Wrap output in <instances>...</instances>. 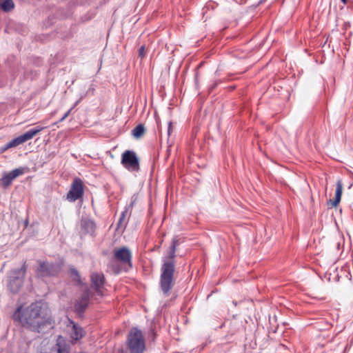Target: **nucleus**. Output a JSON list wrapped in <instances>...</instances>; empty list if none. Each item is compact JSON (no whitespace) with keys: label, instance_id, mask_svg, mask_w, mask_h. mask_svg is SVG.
Returning <instances> with one entry per match:
<instances>
[{"label":"nucleus","instance_id":"f257e3e1","mask_svg":"<svg viewBox=\"0 0 353 353\" xmlns=\"http://www.w3.org/2000/svg\"><path fill=\"white\" fill-rule=\"evenodd\" d=\"M12 319L25 329L38 333L52 327L53 323L48 307L41 301L32 303L27 307L19 306Z\"/></svg>","mask_w":353,"mask_h":353},{"label":"nucleus","instance_id":"f03ea898","mask_svg":"<svg viewBox=\"0 0 353 353\" xmlns=\"http://www.w3.org/2000/svg\"><path fill=\"white\" fill-rule=\"evenodd\" d=\"M179 245V239L177 236H174L167 250L166 255L162 259L159 283L161 289L165 296L170 294V292L174 285V274L176 265V251Z\"/></svg>","mask_w":353,"mask_h":353},{"label":"nucleus","instance_id":"7ed1b4c3","mask_svg":"<svg viewBox=\"0 0 353 353\" xmlns=\"http://www.w3.org/2000/svg\"><path fill=\"white\" fill-rule=\"evenodd\" d=\"M127 346L130 353H143L145 350V340L142 332L132 328L128 335Z\"/></svg>","mask_w":353,"mask_h":353},{"label":"nucleus","instance_id":"20e7f679","mask_svg":"<svg viewBox=\"0 0 353 353\" xmlns=\"http://www.w3.org/2000/svg\"><path fill=\"white\" fill-rule=\"evenodd\" d=\"M26 261L20 269H15L11 271V274L8 280V290L15 294L19 292L23 283V278L26 273Z\"/></svg>","mask_w":353,"mask_h":353},{"label":"nucleus","instance_id":"39448f33","mask_svg":"<svg viewBox=\"0 0 353 353\" xmlns=\"http://www.w3.org/2000/svg\"><path fill=\"white\" fill-rule=\"evenodd\" d=\"M39 267L35 271L36 276L44 278L47 276H57L61 270V265L57 263L39 261Z\"/></svg>","mask_w":353,"mask_h":353},{"label":"nucleus","instance_id":"423d86ee","mask_svg":"<svg viewBox=\"0 0 353 353\" xmlns=\"http://www.w3.org/2000/svg\"><path fill=\"white\" fill-rule=\"evenodd\" d=\"M44 128L43 127H37L36 128L31 129L23 134L18 136L17 137L13 139L8 143L5 145L4 150H7L11 148L17 147L20 144H22L30 139H32L34 136H36L38 133H39L41 130H43Z\"/></svg>","mask_w":353,"mask_h":353},{"label":"nucleus","instance_id":"0eeeda50","mask_svg":"<svg viewBox=\"0 0 353 353\" xmlns=\"http://www.w3.org/2000/svg\"><path fill=\"white\" fill-rule=\"evenodd\" d=\"M44 128L43 127H37L36 128L31 129L23 134L18 136L17 137L13 139L8 143L5 145L4 150H7L11 148L17 147L20 144H22L30 139H32L34 136H36L38 133H39L41 130H43Z\"/></svg>","mask_w":353,"mask_h":353},{"label":"nucleus","instance_id":"6e6552de","mask_svg":"<svg viewBox=\"0 0 353 353\" xmlns=\"http://www.w3.org/2000/svg\"><path fill=\"white\" fill-rule=\"evenodd\" d=\"M121 164L129 171H139V161L136 153L132 150H125L121 157Z\"/></svg>","mask_w":353,"mask_h":353},{"label":"nucleus","instance_id":"1a4fd4ad","mask_svg":"<svg viewBox=\"0 0 353 353\" xmlns=\"http://www.w3.org/2000/svg\"><path fill=\"white\" fill-rule=\"evenodd\" d=\"M84 194L83 183L79 178L73 180L70 189L66 195V199L70 202H74L81 199Z\"/></svg>","mask_w":353,"mask_h":353},{"label":"nucleus","instance_id":"9d476101","mask_svg":"<svg viewBox=\"0 0 353 353\" xmlns=\"http://www.w3.org/2000/svg\"><path fill=\"white\" fill-rule=\"evenodd\" d=\"M132 252L127 247L123 246L114 250V260L129 268H132Z\"/></svg>","mask_w":353,"mask_h":353},{"label":"nucleus","instance_id":"9b49d317","mask_svg":"<svg viewBox=\"0 0 353 353\" xmlns=\"http://www.w3.org/2000/svg\"><path fill=\"white\" fill-rule=\"evenodd\" d=\"M24 173V169L22 168H17L10 172H4L2 178L0 179V187L7 189L12 183V181L17 176Z\"/></svg>","mask_w":353,"mask_h":353},{"label":"nucleus","instance_id":"f8f14e48","mask_svg":"<svg viewBox=\"0 0 353 353\" xmlns=\"http://www.w3.org/2000/svg\"><path fill=\"white\" fill-rule=\"evenodd\" d=\"M90 295V290L86 287L81 296L77 300L74 304V310L77 313L82 314L84 312L88 305Z\"/></svg>","mask_w":353,"mask_h":353},{"label":"nucleus","instance_id":"ddd939ff","mask_svg":"<svg viewBox=\"0 0 353 353\" xmlns=\"http://www.w3.org/2000/svg\"><path fill=\"white\" fill-rule=\"evenodd\" d=\"M92 288L95 290L98 295H102L101 289L103 288L105 278L102 273L93 272L90 276Z\"/></svg>","mask_w":353,"mask_h":353},{"label":"nucleus","instance_id":"4468645a","mask_svg":"<svg viewBox=\"0 0 353 353\" xmlns=\"http://www.w3.org/2000/svg\"><path fill=\"white\" fill-rule=\"evenodd\" d=\"M72 324V330L70 332V337L74 341H78L84 336V331L82 327L71 321Z\"/></svg>","mask_w":353,"mask_h":353},{"label":"nucleus","instance_id":"2eb2a0df","mask_svg":"<svg viewBox=\"0 0 353 353\" xmlns=\"http://www.w3.org/2000/svg\"><path fill=\"white\" fill-rule=\"evenodd\" d=\"M342 191L343 183L341 180H338L336 182L335 198L334 200L330 199L329 201L332 207H336L339 203L342 196Z\"/></svg>","mask_w":353,"mask_h":353},{"label":"nucleus","instance_id":"dca6fc26","mask_svg":"<svg viewBox=\"0 0 353 353\" xmlns=\"http://www.w3.org/2000/svg\"><path fill=\"white\" fill-rule=\"evenodd\" d=\"M130 211L128 210H126L125 208L124 210L121 212L120 218L119 219L118 222V228H125L127 225L128 219H126V216H128V218L130 216Z\"/></svg>","mask_w":353,"mask_h":353},{"label":"nucleus","instance_id":"f3484780","mask_svg":"<svg viewBox=\"0 0 353 353\" xmlns=\"http://www.w3.org/2000/svg\"><path fill=\"white\" fill-rule=\"evenodd\" d=\"M14 8V3L12 0H0V8L4 12H8Z\"/></svg>","mask_w":353,"mask_h":353},{"label":"nucleus","instance_id":"a211bd4d","mask_svg":"<svg viewBox=\"0 0 353 353\" xmlns=\"http://www.w3.org/2000/svg\"><path fill=\"white\" fill-rule=\"evenodd\" d=\"M70 276L72 280L76 283L77 285H82L81 276L78 270L74 268H70Z\"/></svg>","mask_w":353,"mask_h":353},{"label":"nucleus","instance_id":"6ab92c4d","mask_svg":"<svg viewBox=\"0 0 353 353\" xmlns=\"http://www.w3.org/2000/svg\"><path fill=\"white\" fill-rule=\"evenodd\" d=\"M145 132V127L143 124H139L132 130V135L135 138L141 137Z\"/></svg>","mask_w":353,"mask_h":353},{"label":"nucleus","instance_id":"aec40b11","mask_svg":"<svg viewBox=\"0 0 353 353\" xmlns=\"http://www.w3.org/2000/svg\"><path fill=\"white\" fill-rule=\"evenodd\" d=\"M83 227L86 228L87 232H93L95 228L94 223L91 221H85Z\"/></svg>","mask_w":353,"mask_h":353},{"label":"nucleus","instance_id":"412c9836","mask_svg":"<svg viewBox=\"0 0 353 353\" xmlns=\"http://www.w3.org/2000/svg\"><path fill=\"white\" fill-rule=\"evenodd\" d=\"M79 101H77L74 104V105L70 109L68 110L65 114L60 119V120L59 121V122H62L70 114L71 111L72 110V109L74 108V107L79 103Z\"/></svg>","mask_w":353,"mask_h":353},{"label":"nucleus","instance_id":"4be33fe9","mask_svg":"<svg viewBox=\"0 0 353 353\" xmlns=\"http://www.w3.org/2000/svg\"><path fill=\"white\" fill-rule=\"evenodd\" d=\"M136 200H137V198L134 196H133L132 197V201H131L129 205H126L125 208L126 210H128V211H130V214L132 213V210L134 207Z\"/></svg>","mask_w":353,"mask_h":353},{"label":"nucleus","instance_id":"5701e85b","mask_svg":"<svg viewBox=\"0 0 353 353\" xmlns=\"http://www.w3.org/2000/svg\"><path fill=\"white\" fill-rule=\"evenodd\" d=\"M139 56L143 57L145 56V46H142L139 50Z\"/></svg>","mask_w":353,"mask_h":353},{"label":"nucleus","instance_id":"b1692460","mask_svg":"<svg viewBox=\"0 0 353 353\" xmlns=\"http://www.w3.org/2000/svg\"><path fill=\"white\" fill-rule=\"evenodd\" d=\"M172 122L170 121L169 123H168V136L170 135V134H171V132L172 131Z\"/></svg>","mask_w":353,"mask_h":353},{"label":"nucleus","instance_id":"393cba45","mask_svg":"<svg viewBox=\"0 0 353 353\" xmlns=\"http://www.w3.org/2000/svg\"><path fill=\"white\" fill-rule=\"evenodd\" d=\"M341 2H342L343 3H344V4H346V3H347V0H341Z\"/></svg>","mask_w":353,"mask_h":353},{"label":"nucleus","instance_id":"a878e982","mask_svg":"<svg viewBox=\"0 0 353 353\" xmlns=\"http://www.w3.org/2000/svg\"><path fill=\"white\" fill-rule=\"evenodd\" d=\"M265 0H261V1H259V4H261V3H263V2H265Z\"/></svg>","mask_w":353,"mask_h":353},{"label":"nucleus","instance_id":"bb28decb","mask_svg":"<svg viewBox=\"0 0 353 353\" xmlns=\"http://www.w3.org/2000/svg\"><path fill=\"white\" fill-rule=\"evenodd\" d=\"M339 246H340V243H338V244H337V248H338V249H339Z\"/></svg>","mask_w":353,"mask_h":353}]
</instances>
